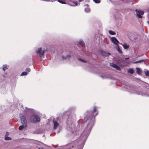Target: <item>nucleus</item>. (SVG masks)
<instances>
[{
  "label": "nucleus",
  "instance_id": "11",
  "mask_svg": "<svg viewBox=\"0 0 149 149\" xmlns=\"http://www.w3.org/2000/svg\"><path fill=\"white\" fill-rule=\"evenodd\" d=\"M122 62L123 63H130V61H125L124 60H123L122 59H120V60L118 61V63L120 62Z\"/></svg>",
  "mask_w": 149,
  "mask_h": 149
},
{
  "label": "nucleus",
  "instance_id": "20",
  "mask_svg": "<svg viewBox=\"0 0 149 149\" xmlns=\"http://www.w3.org/2000/svg\"><path fill=\"white\" fill-rule=\"evenodd\" d=\"M28 74L27 72H22L21 74V76H26Z\"/></svg>",
  "mask_w": 149,
  "mask_h": 149
},
{
  "label": "nucleus",
  "instance_id": "15",
  "mask_svg": "<svg viewBox=\"0 0 149 149\" xmlns=\"http://www.w3.org/2000/svg\"><path fill=\"white\" fill-rule=\"evenodd\" d=\"M123 46L124 48L125 49H127L129 47V46L127 45L126 44H124Z\"/></svg>",
  "mask_w": 149,
  "mask_h": 149
},
{
  "label": "nucleus",
  "instance_id": "33",
  "mask_svg": "<svg viewBox=\"0 0 149 149\" xmlns=\"http://www.w3.org/2000/svg\"><path fill=\"white\" fill-rule=\"evenodd\" d=\"M8 134H9V133H8V132H7L6 133V135L7 136V135H8Z\"/></svg>",
  "mask_w": 149,
  "mask_h": 149
},
{
  "label": "nucleus",
  "instance_id": "34",
  "mask_svg": "<svg viewBox=\"0 0 149 149\" xmlns=\"http://www.w3.org/2000/svg\"><path fill=\"white\" fill-rule=\"evenodd\" d=\"M39 149H44L43 148L41 147V148H39Z\"/></svg>",
  "mask_w": 149,
  "mask_h": 149
},
{
  "label": "nucleus",
  "instance_id": "10",
  "mask_svg": "<svg viewBox=\"0 0 149 149\" xmlns=\"http://www.w3.org/2000/svg\"><path fill=\"white\" fill-rule=\"evenodd\" d=\"M71 56L70 55H67L66 56H63L62 58L63 60H67L68 58L70 59L71 58Z\"/></svg>",
  "mask_w": 149,
  "mask_h": 149
},
{
  "label": "nucleus",
  "instance_id": "21",
  "mask_svg": "<svg viewBox=\"0 0 149 149\" xmlns=\"http://www.w3.org/2000/svg\"><path fill=\"white\" fill-rule=\"evenodd\" d=\"M109 33L110 34L112 35H113L116 34V33L114 32L111 31H109Z\"/></svg>",
  "mask_w": 149,
  "mask_h": 149
},
{
  "label": "nucleus",
  "instance_id": "3",
  "mask_svg": "<svg viewBox=\"0 0 149 149\" xmlns=\"http://www.w3.org/2000/svg\"><path fill=\"white\" fill-rule=\"evenodd\" d=\"M135 11L136 13V15L138 17L140 18H142V16L141 15L144 14V12L141 10H136Z\"/></svg>",
  "mask_w": 149,
  "mask_h": 149
},
{
  "label": "nucleus",
  "instance_id": "24",
  "mask_svg": "<svg viewBox=\"0 0 149 149\" xmlns=\"http://www.w3.org/2000/svg\"><path fill=\"white\" fill-rule=\"evenodd\" d=\"M78 60H79L81 61H82V62H84V63H86V61L85 60H83V59H81V58H79Z\"/></svg>",
  "mask_w": 149,
  "mask_h": 149
},
{
  "label": "nucleus",
  "instance_id": "27",
  "mask_svg": "<svg viewBox=\"0 0 149 149\" xmlns=\"http://www.w3.org/2000/svg\"><path fill=\"white\" fill-rule=\"evenodd\" d=\"M26 70L27 72H29L31 71V69L30 68H28L26 69Z\"/></svg>",
  "mask_w": 149,
  "mask_h": 149
},
{
  "label": "nucleus",
  "instance_id": "7",
  "mask_svg": "<svg viewBox=\"0 0 149 149\" xmlns=\"http://www.w3.org/2000/svg\"><path fill=\"white\" fill-rule=\"evenodd\" d=\"M78 144V143L77 141H74L71 142L70 145V146H71V148H73L76 146Z\"/></svg>",
  "mask_w": 149,
  "mask_h": 149
},
{
  "label": "nucleus",
  "instance_id": "32",
  "mask_svg": "<svg viewBox=\"0 0 149 149\" xmlns=\"http://www.w3.org/2000/svg\"><path fill=\"white\" fill-rule=\"evenodd\" d=\"M129 57H127V58H125V60H127V59H129Z\"/></svg>",
  "mask_w": 149,
  "mask_h": 149
},
{
  "label": "nucleus",
  "instance_id": "31",
  "mask_svg": "<svg viewBox=\"0 0 149 149\" xmlns=\"http://www.w3.org/2000/svg\"><path fill=\"white\" fill-rule=\"evenodd\" d=\"M84 0H79V2H81L82 1H83Z\"/></svg>",
  "mask_w": 149,
  "mask_h": 149
},
{
  "label": "nucleus",
  "instance_id": "5",
  "mask_svg": "<svg viewBox=\"0 0 149 149\" xmlns=\"http://www.w3.org/2000/svg\"><path fill=\"white\" fill-rule=\"evenodd\" d=\"M111 40L113 43L116 45H118L119 43L117 39L115 37H112Z\"/></svg>",
  "mask_w": 149,
  "mask_h": 149
},
{
  "label": "nucleus",
  "instance_id": "19",
  "mask_svg": "<svg viewBox=\"0 0 149 149\" xmlns=\"http://www.w3.org/2000/svg\"><path fill=\"white\" fill-rule=\"evenodd\" d=\"M128 72L131 74H133L134 73V71L133 69H130L129 70Z\"/></svg>",
  "mask_w": 149,
  "mask_h": 149
},
{
  "label": "nucleus",
  "instance_id": "1",
  "mask_svg": "<svg viewBox=\"0 0 149 149\" xmlns=\"http://www.w3.org/2000/svg\"><path fill=\"white\" fill-rule=\"evenodd\" d=\"M19 116L22 123L23 125L20 126L19 127V130H22L26 126L27 122L25 116H24L23 114L22 113L20 114Z\"/></svg>",
  "mask_w": 149,
  "mask_h": 149
},
{
  "label": "nucleus",
  "instance_id": "23",
  "mask_svg": "<svg viewBox=\"0 0 149 149\" xmlns=\"http://www.w3.org/2000/svg\"><path fill=\"white\" fill-rule=\"evenodd\" d=\"M4 139L6 140H9L11 139V138L8 137H5Z\"/></svg>",
  "mask_w": 149,
  "mask_h": 149
},
{
  "label": "nucleus",
  "instance_id": "18",
  "mask_svg": "<svg viewBox=\"0 0 149 149\" xmlns=\"http://www.w3.org/2000/svg\"><path fill=\"white\" fill-rule=\"evenodd\" d=\"M79 44L81 45L82 46H84L85 44L84 42L82 41H79Z\"/></svg>",
  "mask_w": 149,
  "mask_h": 149
},
{
  "label": "nucleus",
  "instance_id": "16",
  "mask_svg": "<svg viewBox=\"0 0 149 149\" xmlns=\"http://www.w3.org/2000/svg\"><path fill=\"white\" fill-rule=\"evenodd\" d=\"M57 1L58 2L62 4H65L66 3V2L64 1V0H57Z\"/></svg>",
  "mask_w": 149,
  "mask_h": 149
},
{
  "label": "nucleus",
  "instance_id": "30",
  "mask_svg": "<svg viewBox=\"0 0 149 149\" xmlns=\"http://www.w3.org/2000/svg\"><path fill=\"white\" fill-rule=\"evenodd\" d=\"M96 111V108L95 107L94 108V110H93V112H95Z\"/></svg>",
  "mask_w": 149,
  "mask_h": 149
},
{
  "label": "nucleus",
  "instance_id": "4",
  "mask_svg": "<svg viewBox=\"0 0 149 149\" xmlns=\"http://www.w3.org/2000/svg\"><path fill=\"white\" fill-rule=\"evenodd\" d=\"M41 48H40L38 49V50L36 51V53H37L40 54V57H42L43 56L45 51L44 50L43 52H41Z\"/></svg>",
  "mask_w": 149,
  "mask_h": 149
},
{
  "label": "nucleus",
  "instance_id": "12",
  "mask_svg": "<svg viewBox=\"0 0 149 149\" xmlns=\"http://www.w3.org/2000/svg\"><path fill=\"white\" fill-rule=\"evenodd\" d=\"M117 50L118 52L120 54H122V52L121 50L120 49L118 46H117Z\"/></svg>",
  "mask_w": 149,
  "mask_h": 149
},
{
  "label": "nucleus",
  "instance_id": "22",
  "mask_svg": "<svg viewBox=\"0 0 149 149\" xmlns=\"http://www.w3.org/2000/svg\"><path fill=\"white\" fill-rule=\"evenodd\" d=\"M7 65H3V70L5 71L7 69Z\"/></svg>",
  "mask_w": 149,
  "mask_h": 149
},
{
  "label": "nucleus",
  "instance_id": "26",
  "mask_svg": "<svg viewBox=\"0 0 149 149\" xmlns=\"http://www.w3.org/2000/svg\"><path fill=\"white\" fill-rule=\"evenodd\" d=\"M145 74L146 76H149V71H147L145 72Z\"/></svg>",
  "mask_w": 149,
  "mask_h": 149
},
{
  "label": "nucleus",
  "instance_id": "35",
  "mask_svg": "<svg viewBox=\"0 0 149 149\" xmlns=\"http://www.w3.org/2000/svg\"><path fill=\"white\" fill-rule=\"evenodd\" d=\"M90 124H88V125H87V126L88 127L89 125Z\"/></svg>",
  "mask_w": 149,
  "mask_h": 149
},
{
  "label": "nucleus",
  "instance_id": "29",
  "mask_svg": "<svg viewBox=\"0 0 149 149\" xmlns=\"http://www.w3.org/2000/svg\"><path fill=\"white\" fill-rule=\"evenodd\" d=\"M45 1H51L53 2L55 1H56V0H45Z\"/></svg>",
  "mask_w": 149,
  "mask_h": 149
},
{
  "label": "nucleus",
  "instance_id": "14",
  "mask_svg": "<svg viewBox=\"0 0 149 149\" xmlns=\"http://www.w3.org/2000/svg\"><path fill=\"white\" fill-rule=\"evenodd\" d=\"M145 61V60H144V59H141V60H139V61H136L134 62L133 63H134V64L137 63H141V62H144V61Z\"/></svg>",
  "mask_w": 149,
  "mask_h": 149
},
{
  "label": "nucleus",
  "instance_id": "6",
  "mask_svg": "<svg viewBox=\"0 0 149 149\" xmlns=\"http://www.w3.org/2000/svg\"><path fill=\"white\" fill-rule=\"evenodd\" d=\"M110 66H111V67L113 68H115L117 70H119V71H120L121 70V69L119 67V66H118V65H117L113 63H110Z\"/></svg>",
  "mask_w": 149,
  "mask_h": 149
},
{
  "label": "nucleus",
  "instance_id": "8",
  "mask_svg": "<svg viewBox=\"0 0 149 149\" xmlns=\"http://www.w3.org/2000/svg\"><path fill=\"white\" fill-rule=\"evenodd\" d=\"M100 53L101 55L104 56H108L109 55H110L111 54L110 53H107L106 52L102 50L100 51Z\"/></svg>",
  "mask_w": 149,
  "mask_h": 149
},
{
  "label": "nucleus",
  "instance_id": "9",
  "mask_svg": "<svg viewBox=\"0 0 149 149\" xmlns=\"http://www.w3.org/2000/svg\"><path fill=\"white\" fill-rule=\"evenodd\" d=\"M54 123V128L55 129L57 128L58 126V122L54 120H53Z\"/></svg>",
  "mask_w": 149,
  "mask_h": 149
},
{
  "label": "nucleus",
  "instance_id": "13",
  "mask_svg": "<svg viewBox=\"0 0 149 149\" xmlns=\"http://www.w3.org/2000/svg\"><path fill=\"white\" fill-rule=\"evenodd\" d=\"M136 70L137 73L139 75L141 73V71L140 69L139 68H137Z\"/></svg>",
  "mask_w": 149,
  "mask_h": 149
},
{
  "label": "nucleus",
  "instance_id": "28",
  "mask_svg": "<svg viewBox=\"0 0 149 149\" xmlns=\"http://www.w3.org/2000/svg\"><path fill=\"white\" fill-rule=\"evenodd\" d=\"M73 3L75 5V6H77L78 4V2L77 1H74Z\"/></svg>",
  "mask_w": 149,
  "mask_h": 149
},
{
  "label": "nucleus",
  "instance_id": "25",
  "mask_svg": "<svg viewBox=\"0 0 149 149\" xmlns=\"http://www.w3.org/2000/svg\"><path fill=\"white\" fill-rule=\"evenodd\" d=\"M93 1L96 3H99L100 2V0H93Z\"/></svg>",
  "mask_w": 149,
  "mask_h": 149
},
{
  "label": "nucleus",
  "instance_id": "2",
  "mask_svg": "<svg viewBox=\"0 0 149 149\" xmlns=\"http://www.w3.org/2000/svg\"><path fill=\"white\" fill-rule=\"evenodd\" d=\"M40 119L38 116L37 115H34L32 116L31 121L32 122L35 123L36 122H39Z\"/></svg>",
  "mask_w": 149,
  "mask_h": 149
},
{
  "label": "nucleus",
  "instance_id": "17",
  "mask_svg": "<svg viewBox=\"0 0 149 149\" xmlns=\"http://www.w3.org/2000/svg\"><path fill=\"white\" fill-rule=\"evenodd\" d=\"M85 10L86 12L88 13L90 12V9L89 7H87L85 8Z\"/></svg>",
  "mask_w": 149,
  "mask_h": 149
}]
</instances>
